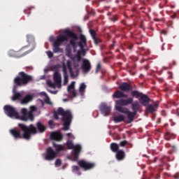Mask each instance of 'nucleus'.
Returning <instances> with one entry per match:
<instances>
[{
  "instance_id": "1",
  "label": "nucleus",
  "mask_w": 179,
  "mask_h": 179,
  "mask_svg": "<svg viewBox=\"0 0 179 179\" xmlns=\"http://www.w3.org/2000/svg\"><path fill=\"white\" fill-rule=\"evenodd\" d=\"M64 34L66 35H59L57 38L53 42V52H62L64 50L62 48H59L62 45V43H65V41H68L69 38H71L69 41L70 45H71L73 48V52H76V50L78 48V45H79L80 50L77 52L78 55H86V51L85 50V45H87V39L86 36L82 34L80 36H78V34L71 31L69 29H66L64 31ZM80 39V41L76 43L78 40Z\"/></svg>"
},
{
  "instance_id": "2",
  "label": "nucleus",
  "mask_w": 179,
  "mask_h": 179,
  "mask_svg": "<svg viewBox=\"0 0 179 179\" xmlns=\"http://www.w3.org/2000/svg\"><path fill=\"white\" fill-rule=\"evenodd\" d=\"M18 127L23 132L22 134L20 133V130L17 129H10V134L14 139H26L27 141H30L31 139V135L38 134L37 129H36V127L33 124L27 126L23 123H19Z\"/></svg>"
},
{
  "instance_id": "3",
  "label": "nucleus",
  "mask_w": 179,
  "mask_h": 179,
  "mask_svg": "<svg viewBox=\"0 0 179 179\" xmlns=\"http://www.w3.org/2000/svg\"><path fill=\"white\" fill-rule=\"evenodd\" d=\"M58 115H62V121L63 122L64 131H69V127H71V122H72V113L70 110H64L62 108H59L57 111L54 112L55 120H59Z\"/></svg>"
},
{
  "instance_id": "4",
  "label": "nucleus",
  "mask_w": 179,
  "mask_h": 179,
  "mask_svg": "<svg viewBox=\"0 0 179 179\" xmlns=\"http://www.w3.org/2000/svg\"><path fill=\"white\" fill-rule=\"evenodd\" d=\"M15 85H14V89L16 87H22V86H26L29 85L30 82H33V76L24 73V71H21L18 73V76L14 78L13 80Z\"/></svg>"
},
{
  "instance_id": "5",
  "label": "nucleus",
  "mask_w": 179,
  "mask_h": 179,
  "mask_svg": "<svg viewBox=\"0 0 179 179\" xmlns=\"http://www.w3.org/2000/svg\"><path fill=\"white\" fill-rule=\"evenodd\" d=\"M131 103H134V98L129 97L127 99H120L116 101L117 106H115V110L122 114H127L129 110L127 108L122 106H129Z\"/></svg>"
},
{
  "instance_id": "6",
  "label": "nucleus",
  "mask_w": 179,
  "mask_h": 179,
  "mask_svg": "<svg viewBox=\"0 0 179 179\" xmlns=\"http://www.w3.org/2000/svg\"><path fill=\"white\" fill-rule=\"evenodd\" d=\"M66 146L68 149L72 150L73 149L74 152L73 153V157L74 160H78L79 159V155H80V152L82 151V145L77 144L74 145L73 142L70 139L66 141Z\"/></svg>"
},
{
  "instance_id": "7",
  "label": "nucleus",
  "mask_w": 179,
  "mask_h": 179,
  "mask_svg": "<svg viewBox=\"0 0 179 179\" xmlns=\"http://www.w3.org/2000/svg\"><path fill=\"white\" fill-rule=\"evenodd\" d=\"M30 108V111H28L24 108H22V116H20V117L22 121H27L28 120H29L30 121H34V115H33V111H36V110H37V108H36V106H31Z\"/></svg>"
},
{
  "instance_id": "8",
  "label": "nucleus",
  "mask_w": 179,
  "mask_h": 179,
  "mask_svg": "<svg viewBox=\"0 0 179 179\" xmlns=\"http://www.w3.org/2000/svg\"><path fill=\"white\" fill-rule=\"evenodd\" d=\"M3 110L6 115L10 118H19L20 117L19 115V113H17V110H16V108L10 106V105H6L3 108Z\"/></svg>"
},
{
  "instance_id": "9",
  "label": "nucleus",
  "mask_w": 179,
  "mask_h": 179,
  "mask_svg": "<svg viewBox=\"0 0 179 179\" xmlns=\"http://www.w3.org/2000/svg\"><path fill=\"white\" fill-rule=\"evenodd\" d=\"M78 165L82 169L87 170H92V169H94L96 164L94 162H89L86 160H80L78 162Z\"/></svg>"
},
{
  "instance_id": "10",
  "label": "nucleus",
  "mask_w": 179,
  "mask_h": 179,
  "mask_svg": "<svg viewBox=\"0 0 179 179\" xmlns=\"http://www.w3.org/2000/svg\"><path fill=\"white\" fill-rule=\"evenodd\" d=\"M58 154L55 152L52 148L48 147L46 150V155L45 157V160H54L57 157Z\"/></svg>"
},
{
  "instance_id": "11",
  "label": "nucleus",
  "mask_w": 179,
  "mask_h": 179,
  "mask_svg": "<svg viewBox=\"0 0 179 179\" xmlns=\"http://www.w3.org/2000/svg\"><path fill=\"white\" fill-rule=\"evenodd\" d=\"M99 110L105 117H107V115H110V113H111V106H107L105 103H101L99 106Z\"/></svg>"
},
{
  "instance_id": "12",
  "label": "nucleus",
  "mask_w": 179,
  "mask_h": 179,
  "mask_svg": "<svg viewBox=\"0 0 179 179\" xmlns=\"http://www.w3.org/2000/svg\"><path fill=\"white\" fill-rule=\"evenodd\" d=\"M66 65L69 71L71 78H72L73 79L77 78V76L79 75V70L76 69L75 72L73 71V70L72 69V63L71 62V60L66 61Z\"/></svg>"
},
{
  "instance_id": "13",
  "label": "nucleus",
  "mask_w": 179,
  "mask_h": 179,
  "mask_svg": "<svg viewBox=\"0 0 179 179\" xmlns=\"http://www.w3.org/2000/svg\"><path fill=\"white\" fill-rule=\"evenodd\" d=\"M50 138L52 141L61 142L64 139V136L59 131H52L50 135Z\"/></svg>"
},
{
  "instance_id": "14",
  "label": "nucleus",
  "mask_w": 179,
  "mask_h": 179,
  "mask_svg": "<svg viewBox=\"0 0 179 179\" xmlns=\"http://www.w3.org/2000/svg\"><path fill=\"white\" fill-rule=\"evenodd\" d=\"M119 89L122 92H125L128 93V92L132 91V86L128 83H122L119 85Z\"/></svg>"
},
{
  "instance_id": "15",
  "label": "nucleus",
  "mask_w": 179,
  "mask_h": 179,
  "mask_svg": "<svg viewBox=\"0 0 179 179\" xmlns=\"http://www.w3.org/2000/svg\"><path fill=\"white\" fill-rule=\"evenodd\" d=\"M82 69L86 73H87V72H90V69H92V64L89 60L86 59L83 60Z\"/></svg>"
},
{
  "instance_id": "16",
  "label": "nucleus",
  "mask_w": 179,
  "mask_h": 179,
  "mask_svg": "<svg viewBox=\"0 0 179 179\" xmlns=\"http://www.w3.org/2000/svg\"><path fill=\"white\" fill-rule=\"evenodd\" d=\"M139 101L142 106L146 107V106H148L149 103H150V98L146 94H143L140 96Z\"/></svg>"
},
{
  "instance_id": "17",
  "label": "nucleus",
  "mask_w": 179,
  "mask_h": 179,
  "mask_svg": "<svg viewBox=\"0 0 179 179\" xmlns=\"http://www.w3.org/2000/svg\"><path fill=\"white\" fill-rule=\"evenodd\" d=\"M53 80L57 86H61L62 82L61 74L58 71H55L53 74Z\"/></svg>"
},
{
  "instance_id": "18",
  "label": "nucleus",
  "mask_w": 179,
  "mask_h": 179,
  "mask_svg": "<svg viewBox=\"0 0 179 179\" xmlns=\"http://www.w3.org/2000/svg\"><path fill=\"white\" fill-rule=\"evenodd\" d=\"M159 108V103H155L154 104H150L146 108L147 113H150V114H153L157 111V108Z\"/></svg>"
},
{
  "instance_id": "19",
  "label": "nucleus",
  "mask_w": 179,
  "mask_h": 179,
  "mask_svg": "<svg viewBox=\"0 0 179 179\" xmlns=\"http://www.w3.org/2000/svg\"><path fill=\"white\" fill-rule=\"evenodd\" d=\"M112 96L113 99H124L128 97V94H124V92L120 90H116Z\"/></svg>"
},
{
  "instance_id": "20",
  "label": "nucleus",
  "mask_w": 179,
  "mask_h": 179,
  "mask_svg": "<svg viewBox=\"0 0 179 179\" xmlns=\"http://www.w3.org/2000/svg\"><path fill=\"white\" fill-rule=\"evenodd\" d=\"M67 91L73 97H76V90H75V82H72L67 87Z\"/></svg>"
},
{
  "instance_id": "21",
  "label": "nucleus",
  "mask_w": 179,
  "mask_h": 179,
  "mask_svg": "<svg viewBox=\"0 0 179 179\" xmlns=\"http://www.w3.org/2000/svg\"><path fill=\"white\" fill-rule=\"evenodd\" d=\"M115 158L118 162H121L125 159V151L124 150H120L115 154Z\"/></svg>"
},
{
  "instance_id": "22",
  "label": "nucleus",
  "mask_w": 179,
  "mask_h": 179,
  "mask_svg": "<svg viewBox=\"0 0 179 179\" xmlns=\"http://www.w3.org/2000/svg\"><path fill=\"white\" fill-rule=\"evenodd\" d=\"M127 114V124H131V122H134V120L135 119V117L136 115V112H131L128 110V112L126 113Z\"/></svg>"
},
{
  "instance_id": "23",
  "label": "nucleus",
  "mask_w": 179,
  "mask_h": 179,
  "mask_svg": "<svg viewBox=\"0 0 179 179\" xmlns=\"http://www.w3.org/2000/svg\"><path fill=\"white\" fill-rule=\"evenodd\" d=\"M36 131L38 129L40 134H44V132H45V131L47 130V127L43 123H41V122H38L36 123Z\"/></svg>"
},
{
  "instance_id": "24",
  "label": "nucleus",
  "mask_w": 179,
  "mask_h": 179,
  "mask_svg": "<svg viewBox=\"0 0 179 179\" xmlns=\"http://www.w3.org/2000/svg\"><path fill=\"white\" fill-rule=\"evenodd\" d=\"M33 100V96L28 94L25 96L23 99H21L20 103L21 104H27L29 101Z\"/></svg>"
},
{
  "instance_id": "25",
  "label": "nucleus",
  "mask_w": 179,
  "mask_h": 179,
  "mask_svg": "<svg viewBox=\"0 0 179 179\" xmlns=\"http://www.w3.org/2000/svg\"><path fill=\"white\" fill-rule=\"evenodd\" d=\"M110 149L113 153H117L120 150V145L117 144V143H111Z\"/></svg>"
},
{
  "instance_id": "26",
  "label": "nucleus",
  "mask_w": 179,
  "mask_h": 179,
  "mask_svg": "<svg viewBox=\"0 0 179 179\" xmlns=\"http://www.w3.org/2000/svg\"><path fill=\"white\" fill-rule=\"evenodd\" d=\"M53 148H55L56 151L55 152H56L57 155L59 153V152L65 150V148L62 145L57 144L55 143H53Z\"/></svg>"
},
{
  "instance_id": "27",
  "label": "nucleus",
  "mask_w": 179,
  "mask_h": 179,
  "mask_svg": "<svg viewBox=\"0 0 179 179\" xmlns=\"http://www.w3.org/2000/svg\"><path fill=\"white\" fill-rule=\"evenodd\" d=\"M22 95L20 92H13V95L11 97L13 101H16L17 100H22Z\"/></svg>"
},
{
  "instance_id": "28",
  "label": "nucleus",
  "mask_w": 179,
  "mask_h": 179,
  "mask_svg": "<svg viewBox=\"0 0 179 179\" xmlns=\"http://www.w3.org/2000/svg\"><path fill=\"white\" fill-rule=\"evenodd\" d=\"M114 122H122L125 121V116L124 115H119L113 117Z\"/></svg>"
},
{
  "instance_id": "29",
  "label": "nucleus",
  "mask_w": 179,
  "mask_h": 179,
  "mask_svg": "<svg viewBox=\"0 0 179 179\" xmlns=\"http://www.w3.org/2000/svg\"><path fill=\"white\" fill-rule=\"evenodd\" d=\"M131 108L133 112L138 113V110H139L141 106L139 105V103L138 101H135L134 103H131Z\"/></svg>"
},
{
  "instance_id": "30",
  "label": "nucleus",
  "mask_w": 179,
  "mask_h": 179,
  "mask_svg": "<svg viewBox=\"0 0 179 179\" xmlns=\"http://www.w3.org/2000/svg\"><path fill=\"white\" fill-rule=\"evenodd\" d=\"M66 55L71 58L72 57V49L71 48V45H66Z\"/></svg>"
},
{
  "instance_id": "31",
  "label": "nucleus",
  "mask_w": 179,
  "mask_h": 179,
  "mask_svg": "<svg viewBox=\"0 0 179 179\" xmlns=\"http://www.w3.org/2000/svg\"><path fill=\"white\" fill-rule=\"evenodd\" d=\"M85 90H86V84H85V83H83L80 84L79 87V92L81 96H83V94H85Z\"/></svg>"
},
{
  "instance_id": "32",
  "label": "nucleus",
  "mask_w": 179,
  "mask_h": 179,
  "mask_svg": "<svg viewBox=\"0 0 179 179\" xmlns=\"http://www.w3.org/2000/svg\"><path fill=\"white\" fill-rule=\"evenodd\" d=\"M131 96L138 99V97H141V96H142V94L139 92V91L134 90L131 92Z\"/></svg>"
},
{
  "instance_id": "33",
  "label": "nucleus",
  "mask_w": 179,
  "mask_h": 179,
  "mask_svg": "<svg viewBox=\"0 0 179 179\" xmlns=\"http://www.w3.org/2000/svg\"><path fill=\"white\" fill-rule=\"evenodd\" d=\"M90 34L92 36V40H95L97 37V34L96 33V31L94 29H90Z\"/></svg>"
},
{
  "instance_id": "34",
  "label": "nucleus",
  "mask_w": 179,
  "mask_h": 179,
  "mask_svg": "<svg viewBox=\"0 0 179 179\" xmlns=\"http://www.w3.org/2000/svg\"><path fill=\"white\" fill-rule=\"evenodd\" d=\"M75 58H77V62H80L82 61V56L79 54H76L74 57H72L71 59L73 61Z\"/></svg>"
},
{
  "instance_id": "35",
  "label": "nucleus",
  "mask_w": 179,
  "mask_h": 179,
  "mask_svg": "<svg viewBox=\"0 0 179 179\" xmlns=\"http://www.w3.org/2000/svg\"><path fill=\"white\" fill-rule=\"evenodd\" d=\"M165 139L166 141H170L171 139H173V135L170 134V132H166L165 134Z\"/></svg>"
},
{
  "instance_id": "36",
  "label": "nucleus",
  "mask_w": 179,
  "mask_h": 179,
  "mask_svg": "<svg viewBox=\"0 0 179 179\" xmlns=\"http://www.w3.org/2000/svg\"><path fill=\"white\" fill-rule=\"evenodd\" d=\"M27 41H28V43H34V37L33 36L28 35L27 36Z\"/></svg>"
},
{
  "instance_id": "37",
  "label": "nucleus",
  "mask_w": 179,
  "mask_h": 179,
  "mask_svg": "<svg viewBox=\"0 0 179 179\" xmlns=\"http://www.w3.org/2000/svg\"><path fill=\"white\" fill-rule=\"evenodd\" d=\"M47 85L48 86H49V87H52V89L55 88V86L57 84H55V83H52L51 82V80H49L47 82Z\"/></svg>"
},
{
  "instance_id": "38",
  "label": "nucleus",
  "mask_w": 179,
  "mask_h": 179,
  "mask_svg": "<svg viewBox=\"0 0 179 179\" xmlns=\"http://www.w3.org/2000/svg\"><path fill=\"white\" fill-rule=\"evenodd\" d=\"M101 71V63L99 62L96 67V73H99V71Z\"/></svg>"
},
{
  "instance_id": "39",
  "label": "nucleus",
  "mask_w": 179,
  "mask_h": 179,
  "mask_svg": "<svg viewBox=\"0 0 179 179\" xmlns=\"http://www.w3.org/2000/svg\"><path fill=\"white\" fill-rule=\"evenodd\" d=\"M62 71H63V75L68 74V71L66 70V64H65V63H63Z\"/></svg>"
},
{
  "instance_id": "40",
  "label": "nucleus",
  "mask_w": 179,
  "mask_h": 179,
  "mask_svg": "<svg viewBox=\"0 0 179 179\" xmlns=\"http://www.w3.org/2000/svg\"><path fill=\"white\" fill-rule=\"evenodd\" d=\"M166 148H170L173 152H175V150H177V146L176 145H171L170 144H166Z\"/></svg>"
},
{
  "instance_id": "41",
  "label": "nucleus",
  "mask_w": 179,
  "mask_h": 179,
  "mask_svg": "<svg viewBox=\"0 0 179 179\" xmlns=\"http://www.w3.org/2000/svg\"><path fill=\"white\" fill-rule=\"evenodd\" d=\"M94 44H96V45H99V44H100V43H101V39L99 38H95V39H93Z\"/></svg>"
},
{
  "instance_id": "42",
  "label": "nucleus",
  "mask_w": 179,
  "mask_h": 179,
  "mask_svg": "<svg viewBox=\"0 0 179 179\" xmlns=\"http://www.w3.org/2000/svg\"><path fill=\"white\" fill-rule=\"evenodd\" d=\"M62 164V162L61 161V159H57L55 161V166L56 167H59V166H61V164Z\"/></svg>"
},
{
  "instance_id": "43",
  "label": "nucleus",
  "mask_w": 179,
  "mask_h": 179,
  "mask_svg": "<svg viewBox=\"0 0 179 179\" xmlns=\"http://www.w3.org/2000/svg\"><path fill=\"white\" fill-rule=\"evenodd\" d=\"M43 96H46V98L45 99V103H47V104H50V97H48V96H47V93L43 92Z\"/></svg>"
},
{
  "instance_id": "44",
  "label": "nucleus",
  "mask_w": 179,
  "mask_h": 179,
  "mask_svg": "<svg viewBox=\"0 0 179 179\" xmlns=\"http://www.w3.org/2000/svg\"><path fill=\"white\" fill-rule=\"evenodd\" d=\"M120 146L122 148H124L127 145H128V141H121L120 143Z\"/></svg>"
},
{
  "instance_id": "45",
  "label": "nucleus",
  "mask_w": 179,
  "mask_h": 179,
  "mask_svg": "<svg viewBox=\"0 0 179 179\" xmlns=\"http://www.w3.org/2000/svg\"><path fill=\"white\" fill-rule=\"evenodd\" d=\"M46 54H47V55H48V57H49V58H52V57H54V53H52V52H51V51H47L46 52Z\"/></svg>"
},
{
  "instance_id": "46",
  "label": "nucleus",
  "mask_w": 179,
  "mask_h": 179,
  "mask_svg": "<svg viewBox=\"0 0 179 179\" xmlns=\"http://www.w3.org/2000/svg\"><path fill=\"white\" fill-rule=\"evenodd\" d=\"M66 136H68L69 138H71V139H75V136L72 135L71 133H67L66 134Z\"/></svg>"
},
{
  "instance_id": "47",
  "label": "nucleus",
  "mask_w": 179,
  "mask_h": 179,
  "mask_svg": "<svg viewBox=\"0 0 179 179\" xmlns=\"http://www.w3.org/2000/svg\"><path fill=\"white\" fill-rule=\"evenodd\" d=\"M64 75V83H68V74H63Z\"/></svg>"
},
{
  "instance_id": "48",
  "label": "nucleus",
  "mask_w": 179,
  "mask_h": 179,
  "mask_svg": "<svg viewBox=\"0 0 179 179\" xmlns=\"http://www.w3.org/2000/svg\"><path fill=\"white\" fill-rule=\"evenodd\" d=\"M111 22H117L118 20V18L117 16H113V17H110Z\"/></svg>"
},
{
  "instance_id": "49",
  "label": "nucleus",
  "mask_w": 179,
  "mask_h": 179,
  "mask_svg": "<svg viewBox=\"0 0 179 179\" xmlns=\"http://www.w3.org/2000/svg\"><path fill=\"white\" fill-rule=\"evenodd\" d=\"M61 68V64H56L53 66V69H59Z\"/></svg>"
},
{
  "instance_id": "50",
  "label": "nucleus",
  "mask_w": 179,
  "mask_h": 179,
  "mask_svg": "<svg viewBox=\"0 0 179 179\" xmlns=\"http://www.w3.org/2000/svg\"><path fill=\"white\" fill-rule=\"evenodd\" d=\"M73 171H79V166H73Z\"/></svg>"
},
{
  "instance_id": "51",
  "label": "nucleus",
  "mask_w": 179,
  "mask_h": 179,
  "mask_svg": "<svg viewBox=\"0 0 179 179\" xmlns=\"http://www.w3.org/2000/svg\"><path fill=\"white\" fill-rule=\"evenodd\" d=\"M128 50H129L130 51H132V48H134V45H129L127 47Z\"/></svg>"
},
{
  "instance_id": "52",
  "label": "nucleus",
  "mask_w": 179,
  "mask_h": 179,
  "mask_svg": "<svg viewBox=\"0 0 179 179\" xmlns=\"http://www.w3.org/2000/svg\"><path fill=\"white\" fill-rule=\"evenodd\" d=\"M114 47H115V44L113 43L110 45V50H113V48H114Z\"/></svg>"
},
{
  "instance_id": "53",
  "label": "nucleus",
  "mask_w": 179,
  "mask_h": 179,
  "mask_svg": "<svg viewBox=\"0 0 179 179\" xmlns=\"http://www.w3.org/2000/svg\"><path fill=\"white\" fill-rule=\"evenodd\" d=\"M171 17L172 19H176V17H177V14L176 13H174L173 15H171Z\"/></svg>"
},
{
  "instance_id": "54",
  "label": "nucleus",
  "mask_w": 179,
  "mask_h": 179,
  "mask_svg": "<svg viewBox=\"0 0 179 179\" xmlns=\"http://www.w3.org/2000/svg\"><path fill=\"white\" fill-rule=\"evenodd\" d=\"M48 124H49V125L51 127V125H52V124H54V122H53L52 120H50V121L48 122Z\"/></svg>"
},
{
  "instance_id": "55",
  "label": "nucleus",
  "mask_w": 179,
  "mask_h": 179,
  "mask_svg": "<svg viewBox=\"0 0 179 179\" xmlns=\"http://www.w3.org/2000/svg\"><path fill=\"white\" fill-rule=\"evenodd\" d=\"M173 178L178 179L179 178V176L178 175H175V176H173Z\"/></svg>"
},
{
  "instance_id": "56",
  "label": "nucleus",
  "mask_w": 179,
  "mask_h": 179,
  "mask_svg": "<svg viewBox=\"0 0 179 179\" xmlns=\"http://www.w3.org/2000/svg\"><path fill=\"white\" fill-rule=\"evenodd\" d=\"M158 159H159V158H158L157 157H155V159H154V163H156V162H157Z\"/></svg>"
},
{
  "instance_id": "57",
  "label": "nucleus",
  "mask_w": 179,
  "mask_h": 179,
  "mask_svg": "<svg viewBox=\"0 0 179 179\" xmlns=\"http://www.w3.org/2000/svg\"><path fill=\"white\" fill-rule=\"evenodd\" d=\"M162 115H164V116H165V115H166V111H162Z\"/></svg>"
},
{
  "instance_id": "58",
  "label": "nucleus",
  "mask_w": 179,
  "mask_h": 179,
  "mask_svg": "<svg viewBox=\"0 0 179 179\" xmlns=\"http://www.w3.org/2000/svg\"><path fill=\"white\" fill-rule=\"evenodd\" d=\"M33 69V67H31V66H29V67H27V69Z\"/></svg>"
},
{
  "instance_id": "59",
  "label": "nucleus",
  "mask_w": 179,
  "mask_h": 179,
  "mask_svg": "<svg viewBox=\"0 0 179 179\" xmlns=\"http://www.w3.org/2000/svg\"><path fill=\"white\" fill-rule=\"evenodd\" d=\"M173 65H176V61L173 60Z\"/></svg>"
},
{
  "instance_id": "60",
  "label": "nucleus",
  "mask_w": 179,
  "mask_h": 179,
  "mask_svg": "<svg viewBox=\"0 0 179 179\" xmlns=\"http://www.w3.org/2000/svg\"><path fill=\"white\" fill-rule=\"evenodd\" d=\"M157 178H160V176L158 175V176H157Z\"/></svg>"
},
{
  "instance_id": "61",
  "label": "nucleus",
  "mask_w": 179,
  "mask_h": 179,
  "mask_svg": "<svg viewBox=\"0 0 179 179\" xmlns=\"http://www.w3.org/2000/svg\"><path fill=\"white\" fill-rule=\"evenodd\" d=\"M104 1H106V0H101V2Z\"/></svg>"
},
{
  "instance_id": "62",
  "label": "nucleus",
  "mask_w": 179,
  "mask_h": 179,
  "mask_svg": "<svg viewBox=\"0 0 179 179\" xmlns=\"http://www.w3.org/2000/svg\"><path fill=\"white\" fill-rule=\"evenodd\" d=\"M10 52H12V50H10V51L9 52V54H10Z\"/></svg>"
},
{
  "instance_id": "63",
  "label": "nucleus",
  "mask_w": 179,
  "mask_h": 179,
  "mask_svg": "<svg viewBox=\"0 0 179 179\" xmlns=\"http://www.w3.org/2000/svg\"><path fill=\"white\" fill-rule=\"evenodd\" d=\"M177 115L179 117V113H178Z\"/></svg>"
},
{
  "instance_id": "64",
  "label": "nucleus",
  "mask_w": 179,
  "mask_h": 179,
  "mask_svg": "<svg viewBox=\"0 0 179 179\" xmlns=\"http://www.w3.org/2000/svg\"><path fill=\"white\" fill-rule=\"evenodd\" d=\"M87 1H90V0H87Z\"/></svg>"
}]
</instances>
